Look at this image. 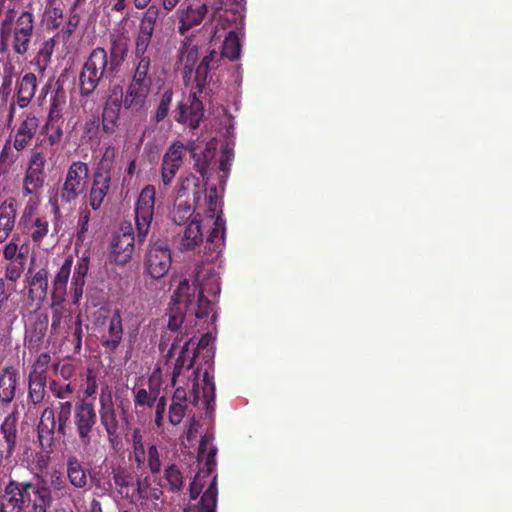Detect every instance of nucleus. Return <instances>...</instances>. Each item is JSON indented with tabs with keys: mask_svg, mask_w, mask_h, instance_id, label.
I'll list each match as a JSON object with an SVG mask.
<instances>
[{
	"mask_svg": "<svg viewBox=\"0 0 512 512\" xmlns=\"http://www.w3.org/2000/svg\"><path fill=\"white\" fill-rule=\"evenodd\" d=\"M41 133L46 136L50 146L59 145L64 135L63 124H44Z\"/></svg>",
	"mask_w": 512,
	"mask_h": 512,
	"instance_id": "5fc2aeb1",
	"label": "nucleus"
},
{
	"mask_svg": "<svg viewBox=\"0 0 512 512\" xmlns=\"http://www.w3.org/2000/svg\"><path fill=\"white\" fill-rule=\"evenodd\" d=\"M112 479L116 491L122 498L129 501L135 500V491H132L135 486V475L130 469L121 466L112 468Z\"/></svg>",
	"mask_w": 512,
	"mask_h": 512,
	"instance_id": "a878e982",
	"label": "nucleus"
},
{
	"mask_svg": "<svg viewBox=\"0 0 512 512\" xmlns=\"http://www.w3.org/2000/svg\"><path fill=\"white\" fill-rule=\"evenodd\" d=\"M39 125V118L35 114L24 113L14 135V149L23 151L35 137Z\"/></svg>",
	"mask_w": 512,
	"mask_h": 512,
	"instance_id": "6ab92c4d",
	"label": "nucleus"
},
{
	"mask_svg": "<svg viewBox=\"0 0 512 512\" xmlns=\"http://www.w3.org/2000/svg\"><path fill=\"white\" fill-rule=\"evenodd\" d=\"M66 465L70 484L77 489L85 488L88 484V480L86 470L81 462L76 457L72 456L68 458Z\"/></svg>",
	"mask_w": 512,
	"mask_h": 512,
	"instance_id": "f704fd0d",
	"label": "nucleus"
},
{
	"mask_svg": "<svg viewBox=\"0 0 512 512\" xmlns=\"http://www.w3.org/2000/svg\"><path fill=\"white\" fill-rule=\"evenodd\" d=\"M204 204L207 206L206 216L214 219V226L207 236L202 262H213L219 257L224 247L225 238V220L222 218V209L216 186L210 187L208 194L205 193Z\"/></svg>",
	"mask_w": 512,
	"mask_h": 512,
	"instance_id": "0eeeda50",
	"label": "nucleus"
},
{
	"mask_svg": "<svg viewBox=\"0 0 512 512\" xmlns=\"http://www.w3.org/2000/svg\"><path fill=\"white\" fill-rule=\"evenodd\" d=\"M146 11L144 12L142 18L139 23V30L150 33H154L157 21L160 16V9L156 5H148L146 7Z\"/></svg>",
	"mask_w": 512,
	"mask_h": 512,
	"instance_id": "49530a36",
	"label": "nucleus"
},
{
	"mask_svg": "<svg viewBox=\"0 0 512 512\" xmlns=\"http://www.w3.org/2000/svg\"><path fill=\"white\" fill-rule=\"evenodd\" d=\"M205 193H209V188H203L199 177L193 173L181 176L172 211L174 223L184 224L196 208H200L202 205L206 206L204 204Z\"/></svg>",
	"mask_w": 512,
	"mask_h": 512,
	"instance_id": "423d86ee",
	"label": "nucleus"
},
{
	"mask_svg": "<svg viewBox=\"0 0 512 512\" xmlns=\"http://www.w3.org/2000/svg\"><path fill=\"white\" fill-rule=\"evenodd\" d=\"M17 75L15 67L8 63L3 67L2 84L0 86V97L7 100L12 92L13 78Z\"/></svg>",
	"mask_w": 512,
	"mask_h": 512,
	"instance_id": "603ef678",
	"label": "nucleus"
},
{
	"mask_svg": "<svg viewBox=\"0 0 512 512\" xmlns=\"http://www.w3.org/2000/svg\"><path fill=\"white\" fill-rule=\"evenodd\" d=\"M217 448L212 444V437L208 434L201 436L198 447V462L201 465L194 480L190 484V498L196 499L204 486L202 480L209 477L216 469Z\"/></svg>",
	"mask_w": 512,
	"mask_h": 512,
	"instance_id": "9d476101",
	"label": "nucleus"
},
{
	"mask_svg": "<svg viewBox=\"0 0 512 512\" xmlns=\"http://www.w3.org/2000/svg\"><path fill=\"white\" fill-rule=\"evenodd\" d=\"M50 361L51 356L48 353L44 352L39 354L35 359L29 374L47 378L48 366Z\"/></svg>",
	"mask_w": 512,
	"mask_h": 512,
	"instance_id": "13d9d810",
	"label": "nucleus"
},
{
	"mask_svg": "<svg viewBox=\"0 0 512 512\" xmlns=\"http://www.w3.org/2000/svg\"><path fill=\"white\" fill-rule=\"evenodd\" d=\"M74 407L73 400H65L58 401L42 411L37 431L38 440L44 450L52 449L56 433L61 437L67 434Z\"/></svg>",
	"mask_w": 512,
	"mask_h": 512,
	"instance_id": "39448f33",
	"label": "nucleus"
},
{
	"mask_svg": "<svg viewBox=\"0 0 512 512\" xmlns=\"http://www.w3.org/2000/svg\"><path fill=\"white\" fill-rule=\"evenodd\" d=\"M82 337H83L82 320H81V316L78 315L75 319L74 331L72 333V340H71L74 345V350L76 353H79L81 350Z\"/></svg>",
	"mask_w": 512,
	"mask_h": 512,
	"instance_id": "774afa93",
	"label": "nucleus"
},
{
	"mask_svg": "<svg viewBox=\"0 0 512 512\" xmlns=\"http://www.w3.org/2000/svg\"><path fill=\"white\" fill-rule=\"evenodd\" d=\"M171 264V251L167 242L151 240L144 258L145 272L153 279H161L169 272Z\"/></svg>",
	"mask_w": 512,
	"mask_h": 512,
	"instance_id": "f8f14e48",
	"label": "nucleus"
},
{
	"mask_svg": "<svg viewBox=\"0 0 512 512\" xmlns=\"http://www.w3.org/2000/svg\"><path fill=\"white\" fill-rule=\"evenodd\" d=\"M216 146L211 141L206 144V147L203 151L197 152V148L195 146V143H189L187 145H184L183 154L185 151H188L191 155V157L194 160V169L201 175L204 186L208 184V169L209 164L211 160L214 158L215 155Z\"/></svg>",
	"mask_w": 512,
	"mask_h": 512,
	"instance_id": "4be33fe9",
	"label": "nucleus"
},
{
	"mask_svg": "<svg viewBox=\"0 0 512 512\" xmlns=\"http://www.w3.org/2000/svg\"><path fill=\"white\" fill-rule=\"evenodd\" d=\"M123 324L119 311L108 319L107 327L101 332L100 343L107 353H114L122 342Z\"/></svg>",
	"mask_w": 512,
	"mask_h": 512,
	"instance_id": "412c9836",
	"label": "nucleus"
},
{
	"mask_svg": "<svg viewBox=\"0 0 512 512\" xmlns=\"http://www.w3.org/2000/svg\"><path fill=\"white\" fill-rule=\"evenodd\" d=\"M156 190L153 185H146L140 191L135 203L136 237L131 223L121 225L111 241V254L119 265L127 264L133 255L135 242L142 245L149 234L154 217Z\"/></svg>",
	"mask_w": 512,
	"mask_h": 512,
	"instance_id": "f03ea898",
	"label": "nucleus"
},
{
	"mask_svg": "<svg viewBox=\"0 0 512 512\" xmlns=\"http://www.w3.org/2000/svg\"><path fill=\"white\" fill-rule=\"evenodd\" d=\"M159 485L171 493L180 492L184 487V476L180 468L176 464L168 465L164 469Z\"/></svg>",
	"mask_w": 512,
	"mask_h": 512,
	"instance_id": "473e14b6",
	"label": "nucleus"
},
{
	"mask_svg": "<svg viewBox=\"0 0 512 512\" xmlns=\"http://www.w3.org/2000/svg\"><path fill=\"white\" fill-rule=\"evenodd\" d=\"M97 424V413L95 405L81 399L76 402L73 414V426L80 444L83 447H89L92 443L94 430Z\"/></svg>",
	"mask_w": 512,
	"mask_h": 512,
	"instance_id": "9b49d317",
	"label": "nucleus"
},
{
	"mask_svg": "<svg viewBox=\"0 0 512 512\" xmlns=\"http://www.w3.org/2000/svg\"><path fill=\"white\" fill-rule=\"evenodd\" d=\"M198 58V47L192 44L190 38H185L179 48V62L183 65L182 77L185 84L191 80Z\"/></svg>",
	"mask_w": 512,
	"mask_h": 512,
	"instance_id": "cd10ccee",
	"label": "nucleus"
},
{
	"mask_svg": "<svg viewBox=\"0 0 512 512\" xmlns=\"http://www.w3.org/2000/svg\"><path fill=\"white\" fill-rule=\"evenodd\" d=\"M51 491L44 484L10 480L0 494V512H47Z\"/></svg>",
	"mask_w": 512,
	"mask_h": 512,
	"instance_id": "7ed1b4c3",
	"label": "nucleus"
},
{
	"mask_svg": "<svg viewBox=\"0 0 512 512\" xmlns=\"http://www.w3.org/2000/svg\"><path fill=\"white\" fill-rule=\"evenodd\" d=\"M189 102L190 105L188 106L189 110V116H190V126L192 128H197L199 125V122L201 121L203 117V104L202 102L196 97V94H190L189 95Z\"/></svg>",
	"mask_w": 512,
	"mask_h": 512,
	"instance_id": "6e6d98bb",
	"label": "nucleus"
},
{
	"mask_svg": "<svg viewBox=\"0 0 512 512\" xmlns=\"http://www.w3.org/2000/svg\"><path fill=\"white\" fill-rule=\"evenodd\" d=\"M48 277L49 271L47 267H41L38 270L29 267L25 276L29 300L32 302L37 301L38 303L43 302L47 296Z\"/></svg>",
	"mask_w": 512,
	"mask_h": 512,
	"instance_id": "f3484780",
	"label": "nucleus"
},
{
	"mask_svg": "<svg viewBox=\"0 0 512 512\" xmlns=\"http://www.w3.org/2000/svg\"><path fill=\"white\" fill-rule=\"evenodd\" d=\"M147 466L152 474H158L161 471L162 463L160 459V454L157 446L154 444L148 447Z\"/></svg>",
	"mask_w": 512,
	"mask_h": 512,
	"instance_id": "052dcab7",
	"label": "nucleus"
},
{
	"mask_svg": "<svg viewBox=\"0 0 512 512\" xmlns=\"http://www.w3.org/2000/svg\"><path fill=\"white\" fill-rule=\"evenodd\" d=\"M99 418L109 442L112 445L118 443L121 439L118 412L113 401L112 389L107 385L101 388L99 395Z\"/></svg>",
	"mask_w": 512,
	"mask_h": 512,
	"instance_id": "ddd939ff",
	"label": "nucleus"
},
{
	"mask_svg": "<svg viewBox=\"0 0 512 512\" xmlns=\"http://www.w3.org/2000/svg\"><path fill=\"white\" fill-rule=\"evenodd\" d=\"M89 270V261L87 258H83L80 262L77 263L73 277H72V285H84L85 277Z\"/></svg>",
	"mask_w": 512,
	"mask_h": 512,
	"instance_id": "680f3d73",
	"label": "nucleus"
},
{
	"mask_svg": "<svg viewBox=\"0 0 512 512\" xmlns=\"http://www.w3.org/2000/svg\"><path fill=\"white\" fill-rule=\"evenodd\" d=\"M134 394V406L139 412L140 408L148 407L152 408L157 401V391H147L145 388L133 389Z\"/></svg>",
	"mask_w": 512,
	"mask_h": 512,
	"instance_id": "de8ad7c7",
	"label": "nucleus"
},
{
	"mask_svg": "<svg viewBox=\"0 0 512 512\" xmlns=\"http://www.w3.org/2000/svg\"><path fill=\"white\" fill-rule=\"evenodd\" d=\"M115 408L118 412L119 419V427L121 423L129 424V408H130V400L128 398H119L117 400V404Z\"/></svg>",
	"mask_w": 512,
	"mask_h": 512,
	"instance_id": "338daca9",
	"label": "nucleus"
},
{
	"mask_svg": "<svg viewBox=\"0 0 512 512\" xmlns=\"http://www.w3.org/2000/svg\"><path fill=\"white\" fill-rule=\"evenodd\" d=\"M18 370L13 366L4 367L0 372V405L8 406L16 396Z\"/></svg>",
	"mask_w": 512,
	"mask_h": 512,
	"instance_id": "393cba45",
	"label": "nucleus"
},
{
	"mask_svg": "<svg viewBox=\"0 0 512 512\" xmlns=\"http://www.w3.org/2000/svg\"><path fill=\"white\" fill-rule=\"evenodd\" d=\"M203 383L202 387V398L203 404L206 410V413H211L214 411V402H215V383L213 375H210L208 370H205L203 374Z\"/></svg>",
	"mask_w": 512,
	"mask_h": 512,
	"instance_id": "ea45409f",
	"label": "nucleus"
},
{
	"mask_svg": "<svg viewBox=\"0 0 512 512\" xmlns=\"http://www.w3.org/2000/svg\"><path fill=\"white\" fill-rule=\"evenodd\" d=\"M47 378L35 375H28V395L27 400L33 405H39L43 402L46 395Z\"/></svg>",
	"mask_w": 512,
	"mask_h": 512,
	"instance_id": "c9c22d12",
	"label": "nucleus"
},
{
	"mask_svg": "<svg viewBox=\"0 0 512 512\" xmlns=\"http://www.w3.org/2000/svg\"><path fill=\"white\" fill-rule=\"evenodd\" d=\"M62 108L61 101L59 99L58 93L52 98L50 109L48 113V117L45 124H58L62 123Z\"/></svg>",
	"mask_w": 512,
	"mask_h": 512,
	"instance_id": "bf43d9fd",
	"label": "nucleus"
},
{
	"mask_svg": "<svg viewBox=\"0 0 512 512\" xmlns=\"http://www.w3.org/2000/svg\"><path fill=\"white\" fill-rule=\"evenodd\" d=\"M27 252H28L27 246L23 245L20 247V252L18 254L19 260L11 261L6 267V271H5L6 279H8L12 282H15L16 280H18L21 277V275L24 271V261H25Z\"/></svg>",
	"mask_w": 512,
	"mask_h": 512,
	"instance_id": "37998d69",
	"label": "nucleus"
},
{
	"mask_svg": "<svg viewBox=\"0 0 512 512\" xmlns=\"http://www.w3.org/2000/svg\"><path fill=\"white\" fill-rule=\"evenodd\" d=\"M184 144L172 143L165 152L161 165V180L165 186L171 184L183 163Z\"/></svg>",
	"mask_w": 512,
	"mask_h": 512,
	"instance_id": "dca6fc26",
	"label": "nucleus"
},
{
	"mask_svg": "<svg viewBox=\"0 0 512 512\" xmlns=\"http://www.w3.org/2000/svg\"><path fill=\"white\" fill-rule=\"evenodd\" d=\"M46 164V157L42 151H33L28 162V167L31 170L44 173V167Z\"/></svg>",
	"mask_w": 512,
	"mask_h": 512,
	"instance_id": "69168bd1",
	"label": "nucleus"
},
{
	"mask_svg": "<svg viewBox=\"0 0 512 512\" xmlns=\"http://www.w3.org/2000/svg\"><path fill=\"white\" fill-rule=\"evenodd\" d=\"M54 49V40L50 39L46 41L43 45V47L39 50L35 61L36 65L38 67L39 72L45 71L48 63L51 60V55L53 53Z\"/></svg>",
	"mask_w": 512,
	"mask_h": 512,
	"instance_id": "4d7b16f0",
	"label": "nucleus"
},
{
	"mask_svg": "<svg viewBox=\"0 0 512 512\" xmlns=\"http://www.w3.org/2000/svg\"><path fill=\"white\" fill-rule=\"evenodd\" d=\"M107 66L108 52L102 47L94 48L84 62L78 76L81 97H89L96 91L107 72Z\"/></svg>",
	"mask_w": 512,
	"mask_h": 512,
	"instance_id": "6e6552de",
	"label": "nucleus"
},
{
	"mask_svg": "<svg viewBox=\"0 0 512 512\" xmlns=\"http://www.w3.org/2000/svg\"><path fill=\"white\" fill-rule=\"evenodd\" d=\"M89 176V166L82 161H74L69 166L65 180L58 189L57 199L55 200L54 211L59 210L58 199L62 204H71L86 190L87 179Z\"/></svg>",
	"mask_w": 512,
	"mask_h": 512,
	"instance_id": "1a4fd4ad",
	"label": "nucleus"
},
{
	"mask_svg": "<svg viewBox=\"0 0 512 512\" xmlns=\"http://www.w3.org/2000/svg\"><path fill=\"white\" fill-rule=\"evenodd\" d=\"M135 486L136 488L132 489V491H135V499H149L150 478L148 476L143 478L137 477L135 479Z\"/></svg>",
	"mask_w": 512,
	"mask_h": 512,
	"instance_id": "0e129e2a",
	"label": "nucleus"
},
{
	"mask_svg": "<svg viewBox=\"0 0 512 512\" xmlns=\"http://www.w3.org/2000/svg\"><path fill=\"white\" fill-rule=\"evenodd\" d=\"M217 474H214L209 486L201 496L199 502V511L200 512H214L217 504Z\"/></svg>",
	"mask_w": 512,
	"mask_h": 512,
	"instance_id": "58836bf2",
	"label": "nucleus"
},
{
	"mask_svg": "<svg viewBox=\"0 0 512 512\" xmlns=\"http://www.w3.org/2000/svg\"><path fill=\"white\" fill-rule=\"evenodd\" d=\"M34 32V15L31 10L20 14L15 8H9L0 23V52L8 48L10 41L13 51L18 55L28 52Z\"/></svg>",
	"mask_w": 512,
	"mask_h": 512,
	"instance_id": "20e7f679",
	"label": "nucleus"
},
{
	"mask_svg": "<svg viewBox=\"0 0 512 512\" xmlns=\"http://www.w3.org/2000/svg\"><path fill=\"white\" fill-rule=\"evenodd\" d=\"M199 277L200 272L197 271L196 279L192 282L187 279L181 281L172 296V303L166 314L168 323L162 331L159 343V350L164 354L167 365L174 357L178 345L193 338L190 318L204 319L212 311V302L205 297Z\"/></svg>",
	"mask_w": 512,
	"mask_h": 512,
	"instance_id": "f257e3e1",
	"label": "nucleus"
},
{
	"mask_svg": "<svg viewBox=\"0 0 512 512\" xmlns=\"http://www.w3.org/2000/svg\"><path fill=\"white\" fill-rule=\"evenodd\" d=\"M153 34L138 29V33L135 40L134 54L136 61L150 60V57L146 54L148 47L151 43Z\"/></svg>",
	"mask_w": 512,
	"mask_h": 512,
	"instance_id": "3c124183",
	"label": "nucleus"
},
{
	"mask_svg": "<svg viewBox=\"0 0 512 512\" xmlns=\"http://www.w3.org/2000/svg\"><path fill=\"white\" fill-rule=\"evenodd\" d=\"M203 242V232L200 221L192 220L184 229L180 242L181 251H190L195 249Z\"/></svg>",
	"mask_w": 512,
	"mask_h": 512,
	"instance_id": "72a5a7b5",
	"label": "nucleus"
},
{
	"mask_svg": "<svg viewBox=\"0 0 512 512\" xmlns=\"http://www.w3.org/2000/svg\"><path fill=\"white\" fill-rule=\"evenodd\" d=\"M234 157V151L233 148L226 144L221 149V156L219 160V169L225 173V176L227 177L228 172L230 171L231 162Z\"/></svg>",
	"mask_w": 512,
	"mask_h": 512,
	"instance_id": "e2e57ef3",
	"label": "nucleus"
},
{
	"mask_svg": "<svg viewBox=\"0 0 512 512\" xmlns=\"http://www.w3.org/2000/svg\"><path fill=\"white\" fill-rule=\"evenodd\" d=\"M220 61V57L217 51L212 50L209 52L208 55H205L201 62L198 64L195 72L194 81L196 83V88L198 89V92L202 93L203 89L205 88L209 73L211 69H214L218 66V63Z\"/></svg>",
	"mask_w": 512,
	"mask_h": 512,
	"instance_id": "2f4dec72",
	"label": "nucleus"
},
{
	"mask_svg": "<svg viewBox=\"0 0 512 512\" xmlns=\"http://www.w3.org/2000/svg\"><path fill=\"white\" fill-rule=\"evenodd\" d=\"M151 60L136 61L133 73L128 83L152 87V77L149 75Z\"/></svg>",
	"mask_w": 512,
	"mask_h": 512,
	"instance_id": "4c0bfd02",
	"label": "nucleus"
},
{
	"mask_svg": "<svg viewBox=\"0 0 512 512\" xmlns=\"http://www.w3.org/2000/svg\"><path fill=\"white\" fill-rule=\"evenodd\" d=\"M206 3H192L185 1L177 10L180 22L179 32L185 34L189 29L199 25L207 14Z\"/></svg>",
	"mask_w": 512,
	"mask_h": 512,
	"instance_id": "a211bd4d",
	"label": "nucleus"
},
{
	"mask_svg": "<svg viewBox=\"0 0 512 512\" xmlns=\"http://www.w3.org/2000/svg\"><path fill=\"white\" fill-rule=\"evenodd\" d=\"M133 458L138 468H142L146 460L145 446L139 429H135L132 435Z\"/></svg>",
	"mask_w": 512,
	"mask_h": 512,
	"instance_id": "864d4df0",
	"label": "nucleus"
},
{
	"mask_svg": "<svg viewBox=\"0 0 512 512\" xmlns=\"http://www.w3.org/2000/svg\"><path fill=\"white\" fill-rule=\"evenodd\" d=\"M22 228L34 243L40 244L49 232V222L46 217L40 216L28 222Z\"/></svg>",
	"mask_w": 512,
	"mask_h": 512,
	"instance_id": "e433bc0d",
	"label": "nucleus"
},
{
	"mask_svg": "<svg viewBox=\"0 0 512 512\" xmlns=\"http://www.w3.org/2000/svg\"><path fill=\"white\" fill-rule=\"evenodd\" d=\"M173 99V91L171 88L164 90L161 94L159 103L155 109L154 115L152 117L155 123L162 122L169 113L170 106Z\"/></svg>",
	"mask_w": 512,
	"mask_h": 512,
	"instance_id": "09e8293b",
	"label": "nucleus"
},
{
	"mask_svg": "<svg viewBox=\"0 0 512 512\" xmlns=\"http://www.w3.org/2000/svg\"><path fill=\"white\" fill-rule=\"evenodd\" d=\"M111 170L112 164L107 161L105 154L94 170L92 183L87 195L88 204L94 211L101 208L110 190Z\"/></svg>",
	"mask_w": 512,
	"mask_h": 512,
	"instance_id": "4468645a",
	"label": "nucleus"
},
{
	"mask_svg": "<svg viewBox=\"0 0 512 512\" xmlns=\"http://www.w3.org/2000/svg\"><path fill=\"white\" fill-rule=\"evenodd\" d=\"M48 323L49 319L47 314H38L36 316L30 332L31 344L39 345L43 341L48 330Z\"/></svg>",
	"mask_w": 512,
	"mask_h": 512,
	"instance_id": "a18cd8bd",
	"label": "nucleus"
},
{
	"mask_svg": "<svg viewBox=\"0 0 512 512\" xmlns=\"http://www.w3.org/2000/svg\"><path fill=\"white\" fill-rule=\"evenodd\" d=\"M150 91L151 87L127 83L121 99L124 109L133 113L146 110Z\"/></svg>",
	"mask_w": 512,
	"mask_h": 512,
	"instance_id": "aec40b11",
	"label": "nucleus"
},
{
	"mask_svg": "<svg viewBox=\"0 0 512 512\" xmlns=\"http://www.w3.org/2000/svg\"><path fill=\"white\" fill-rule=\"evenodd\" d=\"M192 340L186 339L178 345L176 352L177 358L172 365L171 371V385L174 387L180 381V377L186 378L185 373H189L193 368L194 356H189V345Z\"/></svg>",
	"mask_w": 512,
	"mask_h": 512,
	"instance_id": "b1692460",
	"label": "nucleus"
},
{
	"mask_svg": "<svg viewBox=\"0 0 512 512\" xmlns=\"http://www.w3.org/2000/svg\"><path fill=\"white\" fill-rule=\"evenodd\" d=\"M72 263L73 260L71 257L66 258L53 280L51 292L53 306H60L65 301L67 283L70 277Z\"/></svg>",
	"mask_w": 512,
	"mask_h": 512,
	"instance_id": "bb28decb",
	"label": "nucleus"
},
{
	"mask_svg": "<svg viewBox=\"0 0 512 512\" xmlns=\"http://www.w3.org/2000/svg\"><path fill=\"white\" fill-rule=\"evenodd\" d=\"M91 220V211L88 207L80 210L75 235V245H83L88 239L89 222Z\"/></svg>",
	"mask_w": 512,
	"mask_h": 512,
	"instance_id": "a19ab883",
	"label": "nucleus"
},
{
	"mask_svg": "<svg viewBox=\"0 0 512 512\" xmlns=\"http://www.w3.org/2000/svg\"><path fill=\"white\" fill-rule=\"evenodd\" d=\"M18 412L16 410L12 411L8 414L4 421L0 426V433L2 438L0 441L4 444V449L7 454H12L15 452L18 441Z\"/></svg>",
	"mask_w": 512,
	"mask_h": 512,
	"instance_id": "c85d7f7f",
	"label": "nucleus"
},
{
	"mask_svg": "<svg viewBox=\"0 0 512 512\" xmlns=\"http://www.w3.org/2000/svg\"><path fill=\"white\" fill-rule=\"evenodd\" d=\"M129 51V40L123 34L111 38L108 54L107 72L116 74L126 60Z\"/></svg>",
	"mask_w": 512,
	"mask_h": 512,
	"instance_id": "5701e85b",
	"label": "nucleus"
},
{
	"mask_svg": "<svg viewBox=\"0 0 512 512\" xmlns=\"http://www.w3.org/2000/svg\"><path fill=\"white\" fill-rule=\"evenodd\" d=\"M37 90V77L28 72L18 77L15 83V92L8 110V121L11 122L16 113V107L24 109L32 102Z\"/></svg>",
	"mask_w": 512,
	"mask_h": 512,
	"instance_id": "2eb2a0df",
	"label": "nucleus"
},
{
	"mask_svg": "<svg viewBox=\"0 0 512 512\" xmlns=\"http://www.w3.org/2000/svg\"><path fill=\"white\" fill-rule=\"evenodd\" d=\"M17 216V202L8 198L0 204V243H3L14 229Z\"/></svg>",
	"mask_w": 512,
	"mask_h": 512,
	"instance_id": "c756f323",
	"label": "nucleus"
},
{
	"mask_svg": "<svg viewBox=\"0 0 512 512\" xmlns=\"http://www.w3.org/2000/svg\"><path fill=\"white\" fill-rule=\"evenodd\" d=\"M123 102L120 98H108L102 112V129L107 134H113L118 127V120Z\"/></svg>",
	"mask_w": 512,
	"mask_h": 512,
	"instance_id": "7c9ffc66",
	"label": "nucleus"
},
{
	"mask_svg": "<svg viewBox=\"0 0 512 512\" xmlns=\"http://www.w3.org/2000/svg\"><path fill=\"white\" fill-rule=\"evenodd\" d=\"M45 174L27 168L23 180V192L25 195L37 193L44 185Z\"/></svg>",
	"mask_w": 512,
	"mask_h": 512,
	"instance_id": "79ce46f5",
	"label": "nucleus"
},
{
	"mask_svg": "<svg viewBox=\"0 0 512 512\" xmlns=\"http://www.w3.org/2000/svg\"><path fill=\"white\" fill-rule=\"evenodd\" d=\"M49 390L52 396L58 401L72 400L75 385L72 383H60L56 380H52L49 383Z\"/></svg>",
	"mask_w": 512,
	"mask_h": 512,
	"instance_id": "8fccbe9b",
	"label": "nucleus"
},
{
	"mask_svg": "<svg viewBox=\"0 0 512 512\" xmlns=\"http://www.w3.org/2000/svg\"><path fill=\"white\" fill-rule=\"evenodd\" d=\"M240 52L241 45L238 36L235 32H229L224 40L222 51L221 54H219V57H225L233 61L240 56Z\"/></svg>",
	"mask_w": 512,
	"mask_h": 512,
	"instance_id": "c03bdc74",
	"label": "nucleus"
}]
</instances>
